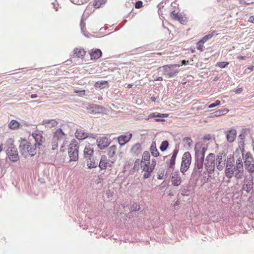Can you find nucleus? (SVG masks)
Segmentation results:
<instances>
[{
    "instance_id": "423d86ee",
    "label": "nucleus",
    "mask_w": 254,
    "mask_h": 254,
    "mask_svg": "<svg viewBox=\"0 0 254 254\" xmlns=\"http://www.w3.org/2000/svg\"><path fill=\"white\" fill-rule=\"evenodd\" d=\"M79 146L75 140H73L68 149V154L70 159H78Z\"/></svg>"
},
{
    "instance_id": "37998d69",
    "label": "nucleus",
    "mask_w": 254,
    "mask_h": 254,
    "mask_svg": "<svg viewBox=\"0 0 254 254\" xmlns=\"http://www.w3.org/2000/svg\"><path fill=\"white\" fill-rule=\"evenodd\" d=\"M229 64V63L228 62H222L218 63L217 64L220 68H222L227 66Z\"/></svg>"
},
{
    "instance_id": "f3484780",
    "label": "nucleus",
    "mask_w": 254,
    "mask_h": 254,
    "mask_svg": "<svg viewBox=\"0 0 254 254\" xmlns=\"http://www.w3.org/2000/svg\"><path fill=\"white\" fill-rule=\"evenodd\" d=\"M229 112L227 108L219 109L210 114V118L217 117L226 114Z\"/></svg>"
},
{
    "instance_id": "f257e3e1",
    "label": "nucleus",
    "mask_w": 254,
    "mask_h": 254,
    "mask_svg": "<svg viewBox=\"0 0 254 254\" xmlns=\"http://www.w3.org/2000/svg\"><path fill=\"white\" fill-rule=\"evenodd\" d=\"M242 160H227L225 175L231 178L234 176L237 179H241L243 176L244 169Z\"/></svg>"
},
{
    "instance_id": "13d9d810",
    "label": "nucleus",
    "mask_w": 254,
    "mask_h": 254,
    "mask_svg": "<svg viewBox=\"0 0 254 254\" xmlns=\"http://www.w3.org/2000/svg\"><path fill=\"white\" fill-rule=\"evenodd\" d=\"M243 91L242 88H238L235 90V92L237 94H239L241 93Z\"/></svg>"
},
{
    "instance_id": "4be33fe9",
    "label": "nucleus",
    "mask_w": 254,
    "mask_h": 254,
    "mask_svg": "<svg viewBox=\"0 0 254 254\" xmlns=\"http://www.w3.org/2000/svg\"><path fill=\"white\" fill-rule=\"evenodd\" d=\"M91 59H98L102 55V52L98 49H93L90 53Z\"/></svg>"
},
{
    "instance_id": "774afa93",
    "label": "nucleus",
    "mask_w": 254,
    "mask_h": 254,
    "mask_svg": "<svg viewBox=\"0 0 254 254\" xmlns=\"http://www.w3.org/2000/svg\"><path fill=\"white\" fill-rule=\"evenodd\" d=\"M248 68L250 70H253L254 69V66L253 65H252V66H249L248 67Z\"/></svg>"
},
{
    "instance_id": "338daca9",
    "label": "nucleus",
    "mask_w": 254,
    "mask_h": 254,
    "mask_svg": "<svg viewBox=\"0 0 254 254\" xmlns=\"http://www.w3.org/2000/svg\"><path fill=\"white\" fill-rule=\"evenodd\" d=\"M163 178V175L159 174L158 176V179H162Z\"/></svg>"
},
{
    "instance_id": "aec40b11",
    "label": "nucleus",
    "mask_w": 254,
    "mask_h": 254,
    "mask_svg": "<svg viewBox=\"0 0 254 254\" xmlns=\"http://www.w3.org/2000/svg\"><path fill=\"white\" fill-rule=\"evenodd\" d=\"M205 160H195L194 170L200 173L202 171Z\"/></svg>"
},
{
    "instance_id": "052dcab7",
    "label": "nucleus",
    "mask_w": 254,
    "mask_h": 254,
    "mask_svg": "<svg viewBox=\"0 0 254 254\" xmlns=\"http://www.w3.org/2000/svg\"><path fill=\"white\" fill-rule=\"evenodd\" d=\"M188 64H189V61H188L183 60L182 61V65H187Z\"/></svg>"
},
{
    "instance_id": "9d476101",
    "label": "nucleus",
    "mask_w": 254,
    "mask_h": 254,
    "mask_svg": "<svg viewBox=\"0 0 254 254\" xmlns=\"http://www.w3.org/2000/svg\"><path fill=\"white\" fill-rule=\"evenodd\" d=\"M132 137V134L129 132H127L124 135H120L118 137V142L121 145H125Z\"/></svg>"
},
{
    "instance_id": "7c9ffc66",
    "label": "nucleus",
    "mask_w": 254,
    "mask_h": 254,
    "mask_svg": "<svg viewBox=\"0 0 254 254\" xmlns=\"http://www.w3.org/2000/svg\"><path fill=\"white\" fill-rule=\"evenodd\" d=\"M95 160H89L87 162V165L89 168H93L97 167L98 165V161L95 162Z\"/></svg>"
},
{
    "instance_id": "473e14b6",
    "label": "nucleus",
    "mask_w": 254,
    "mask_h": 254,
    "mask_svg": "<svg viewBox=\"0 0 254 254\" xmlns=\"http://www.w3.org/2000/svg\"><path fill=\"white\" fill-rule=\"evenodd\" d=\"M244 150H242L241 149H237L235 152L234 153L233 157L237 158L238 159H241V155H243Z\"/></svg>"
},
{
    "instance_id": "a211bd4d",
    "label": "nucleus",
    "mask_w": 254,
    "mask_h": 254,
    "mask_svg": "<svg viewBox=\"0 0 254 254\" xmlns=\"http://www.w3.org/2000/svg\"><path fill=\"white\" fill-rule=\"evenodd\" d=\"M245 168L250 173L254 172V160H245Z\"/></svg>"
},
{
    "instance_id": "f8f14e48",
    "label": "nucleus",
    "mask_w": 254,
    "mask_h": 254,
    "mask_svg": "<svg viewBox=\"0 0 254 254\" xmlns=\"http://www.w3.org/2000/svg\"><path fill=\"white\" fill-rule=\"evenodd\" d=\"M227 140L229 142H232L236 138L237 131L234 128H231L226 132Z\"/></svg>"
},
{
    "instance_id": "b1692460",
    "label": "nucleus",
    "mask_w": 254,
    "mask_h": 254,
    "mask_svg": "<svg viewBox=\"0 0 254 254\" xmlns=\"http://www.w3.org/2000/svg\"><path fill=\"white\" fill-rule=\"evenodd\" d=\"M7 154L9 159H16L18 157V153L15 148L8 149Z\"/></svg>"
},
{
    "instance_id": "2f4dec72",
    "label": "nucleus",
    "mask_w": 254,
    "mask_h": 254,
    "mask_svg": "<svg viewBox=\"0 0 254 254\" xmlns=\"http://www.w3.org/2000/svg\"><path fill=\"white\" fill-rule=\"evenodd\" d=\"M183 142L184 146L190 147L191 145L192 140L190 137H186L183 139Z\"/></svg>"
},
{
    "instance_id": "6e6552de",
    "label": "nucleus",
    "mask_w": 254,
    "mask_h": 254,
    "mask_svg": "<svg viewBox=\"0 0 254 254\" xmlns=\"http://www.w3.org/2000/svg\"><path fill=\"white\" fill-rule=\"evenodd\" d=\"M204 168L209 174H211L215 168L214 160H205Z\"/></svg>"
},
{
    "instance_id": "5701e85b",
    "label": "nucleus",
    "mask_w": 254,
    "mask_h": 254,
    "mask_svg": "<svg viewBox=\"0 0 254 254\" xmlns=\"http://www.w3.org/2000/svg\"><path fill=\"white\" fill-rule=\"evenodd\" d=\"M254 183L253 182V178L251 180H247L246 181V184H245L243 186V190H245L247 192L250 191V190L253 188V185Z\"/></svg>"
},
{
    "instance_id": "ea45409f",
    "label": "nucleus",
    "mask_w": 254,
    "mask_h": 254,
    "mask_svg": "<svg viewBox=\"0 0 254 254\" xmlns=\"http://www.w3.org/2000/svg\"><path fill=\"white\" fill-rule=\"evenodd\" d=\"M131 211H136L140 209V206L136 203H133L130 206Z\"/></svg>"
},
{
    "instance_id": "7ed1b4c3",
    "label": "nucleus",
    "mask_w": 254,
    "mask_h": 254,
    "mask_svg": "<svg viewBox=\"0 0 254 254\" xmlns=\"http://www.w3.org/2000/svg\"><path fill=\"white\" fill-rule=\"evenodd\" d=\"M156 162L154 160H141L140 163V167L143 174V178H148L151 176V173L154 169L156 165Z\"/></svg>"
},
{
    "instance_id": "864d4df0",
    "label": "nucleus",
    "mask_w": 254,
    "mask_h": 254,
    "mask_svg": "<svg viewBox=\"0 0 254 254\" xmlns=\"http://www.w3.org/2000/svg\"><path fill=\"white\" fill-rule=\"evenodd\" d=\"M178 151L177 150H174L171 159H175L178 153Z\"/></svg>"
},
{
    "instance_id": "c756f323",
    "label": "nucleus",
    "mask_w": 254,
    "mask_h": 254,
    "mask_svg": "<svg viewBox=\"0 0 254 254\" xmlns=\"http://www.w3.org/2000/svg\"><path fill=\"white\" fill-rule=\"evenodd\" d=\"M107 0H95L93 6L96 8H100L102 5L104 4Z\"/></svg>"
},
{
    "instance_id": "1a4fd4ad",
    "label": "nucleus",
    "mask_w": 254,
    "mask_h": 254,
    "mask_svg": "<svg viewBox=\"0 0 254 254\" xmlns=\"http://www.w3.org/2000/svg\"><path fill=\"white\" fill-rule=\"evenodd\" d=\"M96 141L98 147L101 149L107 147L110 144L108 139L106 137H100Z\"/></svg>"
},
{
    "instance_id": "2eb2a0df",
    "label": "nucleus",
    "mask_w": 254,
    "mask_h": 254,
    "mask_svg": "<svg viewBox=\"0 0 254 254\" xmlns=\"http://www.w3.org/2000/svg\"><path fill=\"white\" fill-rule=\"evenodd\" d=\"M75 136L78 140H83L88 137V133L82 129H77L75 132Z\"/></svg>"
},
{
    "instance_id": "680f3d73",
    "label": "nucleus",
    "mask_w": 254,
    "mask_h": 254,
    "mask_svg": "<svg viewBox=\"0 0 254 254\" xmlns=\"http://www.w3.org/2000/svg\"><path fill=\"white\" fill-rule=\"evenodd\" d=\"M221 162L220 161H219V165H217V167L218 168V170H222L223 169V166L222 165H220V163H221Z\"/></svg>"
},
{
    "instance_id": "4c0bfd02",
    "label": "nucleus",
    "mask_w": 254,
    "mask_h": 254,
    "mask_svg": "<svg viewBox=\"0 0 254 254\" xmlns=\"http://www.w3.org/2000/svg\"><path fill=\"white\" fill-rule=\"evenodd\" d=\"M243 159H252L253 155L251 152H245V151L244 150V152L243 153Z\"/></svg>"
},
{
    "instance_id": "cd10ccee",
    "label": "nucleus",
    "mask_w": 254,
    "mask_h": 254,
    "mask_svg": "<svg viewBox=\"0 0 254 254\" xmlns=\"http://www.w3.org/2000/svg\"><path fill=\"white\" fill-rule=\"evenodd\" d=\"M168 115L167 114H160L159 113H152L149 115L147 119L146 120H149L151 118H154L156 117H161V118H166L168 117Z\"/></svg>"
},
{
    "instance_id": "09e8293b",
    "label": "nucleus",
    "mask_w": 254,
    "mask_h": 254,
    "mask_svg": "<svg viewBox=\"0 0 254 254\" xmlns=\"http://www.w3.org/2000/svg\"><path fill=\"white\" fill-rule=\"evenodd\" d=\"M182 159H191L190 154L189 152H185L183 155Z\"/></svg>"
},
{
    "instance_id": "4468645a",
    "label": "nucleus",
    "mask_w": 254,
    "mask_h": 254,
    "mask_svg": "<svg viewBox=\"0 0 254 254\" xmlns=\"http://www.w3.org/2000/svg\"><path fill=\"white\" fill-rule=\"evenodd\" d=\"M171 181L174 186H179L181 183V178L179 172L172 174Z\"/></svg>"
},
{
    "instance_id": "9b49d317",
    "label": "nucleus",
    "mask_w": 254,
    "mask_h": 254,
    "mask_svg": "<svg viewBox=\"0 0 254 254\" xmlns=\"http://www.w3.org/2000/svg\"><path fill=\"white\" fill-rule=\"evenodd\" d=\"M93 154L94 149L92 145L90 144L86 145L83 150L84 158L90 159L93 156Z\"/></svg>"
},
{
    "instance_id": "39448f33",
    "label": "nucleus",
    "mask_w": 254,
    "mask_h": 254,
    "mask_svg": "<svg viewBox=\"0 0 254 254\" xmlns=\"http://www.w3.org/2000/svg\"><path fill=\"white\" fill-rule=\"evenodd\" d=\"M32 136L35 140L34 145L36 148H39L45 141L44 136L40 131H35L32 133Z\"/></svg>"
},
{
    "instance_id": "c9c22d12",
    "label": "nucleus",
    "mask_w": 254,
    "mask_h": 254,
    "mask_svg": "<svg viewBox=\"0 0 254 254\" xmlns=\"http://www.w3.org/2000/svg\"><path fill=\"white\" fill-rule=\"evenodd\" d=\"M108 160H100L99 163V167L101 169H105L107 167Z\"/></svg>"
},
{
    "instance_id": "ddd939ff",
    "label": "nucleus",
    "mask_w": 254,
    "mask_h": 254,
    "mask_svg": "<svg viewBox=\"0 0 254 254\" xmlns=\"http://www.w3.org/2000/svg\"><path fill=\"white\" fill-rule=\"evenodd\" d=\"M41 125H44L47 129L55 127L58 125V122L56 120H44Z\"/></svg>"
},
{
    "instance_id": "e2e57ef3",
    "label": "nucleus",
    "mask_w": 254,
    "mask_h": 254,
    "mask_svg": "<svg viewBox=\"0 0 254 254\" xmlns=\"http://www.w3.org/2000/svg\"><path fill=\"white\" fill-rule=\"evenodd\" d=\"M102 180H103V179H102L101 178L98 177V179L97 180V181H96V183H97V184H99V183H101V181H102Z\"/></svg>"
},
{
    "instance_id": "6e6d98bb",
    "label": "nucleus",
    "mask_w": 254,
    "mask_h": 254,
    "mask_svg": "<svg viewBox=\"0 0 254 254\" xmlns=\"http://www.w3.org/2000/svg\"><path fill=\"white\" fill-rule=\"evenodd\" d=\"M209 177V175L207 176V177L204 176L203 177V179H201V180H202L204 183H205L208 181Z\"/></svg>"
},
{
    "instance_id": "0eeeda50",
    "label": "nucleus",
    "mask_w": 254,
    "mask_h": 254,
    "mask_svg": "<svg viewBox=\"0 0 254 254\" xmlns=\"http://www.w3.org/2000/svg\"><path fill=\"white\" fill-rule=\"evenodd\" d=\"M196 159H204L206 148L204 144L197 143L194 147Z\"/></svg>"
},
{
    "instance_id": "412c9836",
    "label": "nucleus",
    "mask_w": 254,
    "mask_h": 254,
    "mask_svg": "<svg viewBox=\"0 0 254 254\" xmlns=\"http://www.w3.org/2000/svg\"><path fill=\"white\" fill-rule=\"evenodd\" d=\"M171 16L173 19L178 20L181 23L185 21V17L183 16L181 13L176 12L175 11H173L171 12Z\"/></svg>"
},
{
    "instance_id": "5fc2aeb1",
    "label": "nucleus",
    "mask_w": 254,
    "mask_h": 254,
    "mask_svg": "<svg viewBox=\"0 0 254 254\" xmlns=\"http://www.w3.org/2000/svg\"><path fill=\"white\" fill-rule=\"evenodd\" d=\"M248 21L254 24V15L251 16L249 18Z\"/></svg>"
},
{
    "instance_id": "f03ea898",
    "label": "nucleus",
    "mask_w": 254,
    "mask_h": 254,
    "mask_svg": "<svg viewBox=\"0 0 254 254\" xmlns=\"http://www.w3.org/2000/svg\"><path fill=\"white\" fill-rule=\"evenodd\" d=\"M19 150L24 157H31L36 154V147L25 138L21 137L19 140Z\"/></svg>"
},
{
    "instance_id": "8fccbe9b",
    "label": "nucleus",
    "mask_w": 254,
    "mask_h": 254,
    "mask_svg": "<svg viewBox=\"0 0 254 254\" xmlns=\"http://www.w3.org/2000/svg\"><path fill=\"white\" fill-rule=\"evenodd\" d=\"M139 164H140V163H139V160L138 161L137 160H136V161L134 163V167H133V169L134 170H138V169L139 168Z\"/></svg>"
},
{
    "instance_id": "58836bf2",
    "label": "nucleus",
    "mask_w": 254,
    "mask_h": 254,
    "mask_svg": "<svg viewBox=\"0 0 254 254\" xmlns=\"http://www.w3.org/2000/svg\"><path fill=\"white\" fill-rule=\"evenodd\" d=\"M204 43V42L203 41H202L201 40L199 41L197 43V44H196V45H197L196 48H197V49L198 50L200 51H203Z\"/></svg>"
},
{
    "instance_id": "6ab92c4d",
    "label": "nucleus",
    "mask_w": 254,
    "mask_h": 254,
    "mask_svg": "<svg viewBox=\"0 0 254 254\" xmlns=\"http://www.w3.org/2000/svg\"><path fill=\"white\" fill-rule=\"evenodd\" d=\"M191 160H182L180 170L182 173L186 172L190 167Z\"/></svg>"
},
{
    "instance_id": "393cba45",
    "label": "nucleus",
    "mask_w": 254,
    "mask_h": 254,
    "mask_svg": "<svg viewBox=\"0 0 254 254\" xmlns=\"http://www.w3.org/2000/svg\"><path fill=\"white\" fill-rule=\"evenodd\" d=\"M53 4L56 11L63 8L65 5L63 0H55L53 3Z\"/></svg>"
},
{
    "instance_id": "72a5a7b5",
    "label": "nucleus",
    "mask_w": 254,
    "mask_h": 254,
    "mask_svg": "<svg viewBox=\"0 0 254 254\" xmlns=\"http://www.w3.org/2000/svg\"><path fill=\"white\" fill-rule=\"evenodd\" d=\"M116 150L117 147L115 145H113L109 148L108 154L110 157H112L114 156L116 151Z\"/></svg>"
},
{
    "instance_id": "603ef678",
    "label": "nucleus",
    "mask_w": 254,
    "mask_h": 254,
    "mask_svg": "<svg viewBox=\"0 0 254 254\" xmlns=\"http://www.w3.org/2000/svg\"><path fill=\"white\" fill-rule=\"evenodd\" d=\"M104 84H107V81H98L96 82V85H99V86L100 87L101 85H104Z\"/></svg>"
},
{
    "instance_id": "20e7f679",
    "label": "nucleus",
    "mask_w": 254,
    "mask_h": 254,
    "mask_svg": "<svg viewBox=\"0 0 254 254\" xmlns=\"http://www.w3.org/2000/svg\"><path fill=\"white\" fill-rule=\"evenodd\" d=\"M180 66L179 64H174L165 65L158 68L159 71L162 72L163 74L168 78L176 75L179 70L176 68Z\"/></svg>"
},
{
    "instance_id": "dca6fc26",
    "label": "nucleus",
    "mask_w": 254,
    "mask_h": 254,
    "mask_svg": "<svg viewBox=\"0 0 254 254\" xmlns=\"http://www.w3.org/2000/svg\"><path fill=\"white\" fill-rule=\"evenodd\" d=\"M73 56L74 58H83L86 55L85 51L81 48L74 49Z\"/></svg>"
},
{
    "instance_id": "4d7b16f0",
    "label": "nucleus",
    "mask_w": 254,
    "mask_h": 254,
    "mask_svg": "<svg viewBox=\"0 0 254 254\" xmlns=\"http://www.w3.org/2000/svg\"><path fill=\"white\" fill-rule=\"evenodd\" d=\"M96 137H97V136L95 134H88V138L96 139Z\"/></svg>"
},
{
    "instance_id": "49530a36",
    "label": "nucleus",
    "mask_w": 254,
    "mask_h": 254,
    "mask_svg": "<svg viewBox=\"0 0 254 254\" xmlns=\"http://www.w3.org/2000/svg\"><path fill=\"white\" fill-rule=\"evenodd\" d=\"M142 6H143V3H142V2L141 1L138 0V1L136 2V3L135 4V7L136 8H137V9L140 8Z\"/></svg>"
},
{
    "instance_id": "f704fd0d",
    "label": "nucleus",
    "mask_w": 254,
    "mask_h": 254,
    "mask_svg": "<svg viewBox=\"0 0 254 254\" xmlns=\"http://www.w3.org/2000/svg\"><path fill=\"white\" fill-rule=\"evenodd\" d=\"M215 31H213L211 33L204 36L201 40L204 43L206 42L208 39L211 38L215 35Z\"/></svg>"
},
{
    "instance_id": "c03bdc74",
    "label": "nucleus",
    "mask_w": 254,
    "mask_h": 254,
    "mask_svg": "<svg viewBox=\"0 0 254 254\" xmlns=\"http://www.w3.org/2000/svg\"><path fill=\"white\" fill-rule=\"evenodd\" d=\"M221 104V102L219 100H216L215 102L212 104H211L208 106V108H214L217 106L220 105Z\"/></svg>"
},
{
    "instance_id": "e433bc0d",
    "label": "nucleus",
    "mask_w": 254,
    "mask_h": 254,
    "mask_svg": "<svg viewBox=\"0 0 254 254\" xmlns=\"http://www.w3.org/2000/svg\"><path fill=\"white\" fill-rule=\"evenodd\" d=\"M169 143L166 140L163 141L160 147V149L161 151H165L167 147L168 146Z\"/></svg>"
},
{
    "instance_id": "79ce46f5",
    "label": "nucleus",
    "mask_w": 254,
    "mask_h": 254,
    "mask_svg": "<svg viewBox=\"0 0 254 254\" xmlns=\"http://www.w3.org/2000/svg\"><path fill=\"white\" fill-rule=\"evenodd\" d=\"M74 93H78V95L79 96H83L85 95V90H74Z\"/></svg>"
},
{
    "instance_id": "a878e982",
    "label": "nucleus",
    "mask_w": 254,
    "mask_h": 254,
    "mask_svg": "<svg viewBox=\"0 0 254 254\" xmlns=\"http://www.w3.org/2000/svg\"><path fill=\"white\" fill-rule=\"evenodd\" d=\"M150 151L151 155L154 157H157L159 156V153L156 148V145L155 142H152L150 146Z\"/></svg>"
},
{
    "instance_id": "a18cd8bd",
    "label": "nucleus",
    "mask_w": 254,
    "mask_h": 254,
    "mask_svg": "<svg viewBox=\"0 0 254 254\" xmlns=\"http://www.w3.org/2000/svg\"><path fill=\"white\" fill-rule=\"evenodd\" d=\"M58 140L53 139V143H52V149L55 150L57 149L58 146Z\"/></svg>"
},
{
    "instance_id": "bf43d9fd",
    "label": "nucleus",
    "mask_w": 254,
    "mask_h": 254,
    "mask_svg": "<svg viewBox=\"0 0 254 254\" xmlns=\"http://www.w3.org/2000/svg\"><path fill=\"white\" fill-rule=\"evenodd\" d=\"M215 155L213 153H209V155L207 156L206 159H210V158H214Z\"/></svg>"
},
{
    "instance_id": "0e129e2a",
    "label": "nucleus",
    "mask_w": 254,
    "mask_h": 254,
    "mask_svg": "<svg viewBox=\"0 0 254 254\" xmlns=\"http://www.w3.org/2000/svg\"><path fill=\"white\" fill-rule=\"evenodd\" d=\"M246 57L245 56H239L238 57V59L239 60H245Z\"/></svg>"
},
{
    "instance_id": "69168bd1",
    "label": "nucleus",
    "mask_w": 254,
    "mask_h": 254,
    "mask_svg": "<svg viewBox=\"0 0 254 254\" xmlns=\"http://www.w3.org/2000/svg\"><path fill=\"white\" fill-rule=\"evenodd\" d=\"M37 97H38V95L36 94H32L31 95V98H32V99L37 98Z\"/></svg>"
},
{
    "instance_id": "3c124183",
    "label": "nucleus",
    "mask_w": 254,
    "mask_h": 254,
    "mask_svg": "<svg viewBox=\"0 0 254 254\" xmlns=\"http://www.w3.org/2000/svg\"><path fill=\"white\" fill-rule=\"evenodd\" d=\"M211 138V137L210 134H207L203 137V139L204 141H208L210 140Z\"/></svg>"
},
{
    "instance_id": "de8ad7c7",
    "label": "nucleus",
    "mask_w": 254,
    "mask_h": 254,
    "mask_svg": "<svg viewBox=\"0 0 254 254\" xmlns=\"http://www.w3.org/2000/svg\"><path fill=\"white\" fill-rule=\"evenodd\" d=\"M150 156L149 152L148 151H145L143 153L142 159H149Z\"/></svg>"
},
{
    "instance_id": "bb28decb",
    "label": "nucleus",
    "mask_w": 254,
    "mask_h": 254,
    "mask_svg": "<svg viewBox=\"0 0 254 254\" xmlns=\"http://www.w3.org/2000/svg\"><path fill=\"white\" fill-rule=\"evenodd\" d=\"M64 134L61 128L56 130L53 137V139L59 140L60 138H63Z\"/></svg>"
},
{
    "instance_id": "a19ab883",
    "label": "nucleus",
    "mask_w": 254,
    "mask_h": 254,
    "mask_svg": "<svg viewBox=\"0 0 254 254\" xmlns=\"http://www.w3.org/2000/svg\"><path fill=\"white\" fill-rule=\"evenodd\" d=\"M71 1L76 4L81 5L86 2L87 0H70Z\"/></svg>"
},
{
    "instance_id": "c85d7f7f",
    "label": "nucleus",
    "mask_w": 254,
    "mask_h": 254,
    "mask_svg": "<svg viewBox=\"0 0 254 254\" xmlns=\"http://www.w3.org/2000/svg\"><path fill=\"white\" fill-rule=\"evenodd\" d=\"M20 124L19 122L16 120H13L10 121L8 124V127L11 129H16L19 128Z\"/></svg>"
}]
</instances>
